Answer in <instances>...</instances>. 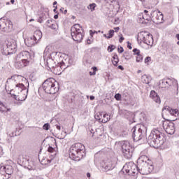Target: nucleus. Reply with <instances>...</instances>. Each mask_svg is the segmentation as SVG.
Segmentation results:
<instances>
[{
  "label": "nucleus",
  "mask_w": 179,
  "mask_h": 179,
  "mask_svg": "<svg viewBox=\"0 0 179 179\" xmlns=\"http://www.w3.org/2000/svg\"><path fill=\"white\" fill-rule=\"evenodd\" d=\"M124 40V38L123 36H121L119 39L120 43H122Z\"/></svg>",
  "instance_id": "46"
},
{
  "label": "nucleus",
  "mask_w": 179,
  "mask_h": 179,
  "mask_svg": "<svg viewBox=\"0 0 179 179\" xmlns=\"http://www.w3.org/2000/svg\"><path fill=\"white\" fill-rule=\"evenodd\" d=\"M60 10H64V8H60Z\"/></svg>",
  "instance_id": "58"
},
{
  "label": "nucleus",
  "mask_w": 179,
  "mask_h": 179,
  "mask_svg": "<svg viewBox=\"0 0 179 179\" xmlns=\"http://www.w3.org/2000/svg\"><path fill=\"white\" fill-rule=\"evenodd\" d=\"M122 170L123 173H127V174H135L138 171V167L134 162H129L123 166Z\"/></svg>",
  "instance_id": "10"
},
{
  "label": "nucleus",
  "mask_w": 179,
  "mask_h": 179,
  "mask_svg": "<svg viewBox=\"0 0 179 179\" xmlns=\"http://www.w3.org/2000/svg\"><path fill=\"white\" fill-rule=\"evenodd\" d=\"M0 49L3 55L15 54L17 51V43L15 39L8 38L0 41Z\"/></svg>",
  "instance_id": "2"
},
{
  "label": "nucleus",
  "mask_w": 179,
  "mask_h": 179,
  "mask_svg": "<svg viewBox=\"0 0 179 179\" xmlns=\"http://www.w3.org/2000/svg\"><path fill=\"white\" fill-rule=\"evenodd\" d=\"M96 6H97V5L94 3H91L89 5L88 9H90V10H91V12H93V10H94V9Z\"/></svg>",
  "instance_id": "34"
},
{
  "label": "nucleus",
  "mask_w": 179,
  "mask_h": 179,
  "mask_svg": "<svg viewBox=\"0 0 179 179\" xmlns=\"http://www.w3.org/2000/svg\"><path fill=\"white\" fill-rule=\"evenodd\" d=\"M34 20H33V19H31L30 20H29V22H33Z\"/></svg>",
  "instance_id": "57"
},
{
  "label": "nucleus",
  "mask_w": 179,
  "mask_h": 179,
  "mask_svg": "<svg viewBox=\"0 0 179 179\" xmlns=\"http://www.w3.org/2000/svg\"><path fill=\"white\" fill-rule=\"evenodd\" d=\"M91 136L94 139L97 143H101L104 141L105 136L103 135L101 130H96L95 132H91Z\"/></svg>",
  "instance_id": "13"
},
{
  "label": "nucleus",
  "mask_w": 179,
  "mask_h": 179,
  "mask_svg": "<svg viewBox=\"0 0 179 179\" xmlns=\"http://www.w3.org/2000/svg\"><path fill=\"white\" fill-rule=\"evenodd\" d=\"M118 62H120V59H118V55L116 54L113 55L112 57V63L114 66H117L118 65Z\"/></svg>",
  "instance_id": "27"
},
{
  "label": "nucleus",
  "mask_w": 179,
  "mask_h": 179,
  "mask_svg": "<svg viewBox=\"0 0 179 179\" xmlns=\"http://www.w3.org/2000/svg\"><path fill=\"white\" fill-rule=\"evenodd\" d=\"M52 142L53 144H50L49 148H48V152H49L50 153H54V152H55V150H58L57 140H55V138H52Z\"/></svg>",
  "instance_id": "22"
},
{
  "label": "nucleus",
  "mask_w": 179,
  "mask_h": 179,
  "mask_svg": "<svg viewBox=\"0 0 179 179\" xmlns=\"http://www.w3.org/2000/svg\"><path fill=\"white\" fill-rule=\"evenodd\" d=\"M3 177H5V176L3 174H2V173H0V179H6Z\"/></svg>",
  "instance_id": "47"
},
{
  "label": "nucleus",
  "mask_w": 179,
  "mask_h": 179,
  "mask_svg": "<svg viewBox=\"0 0 179 179\" xmlns=\"http://www.w3.org/2000/svg\"><path fill=\"white\" fill-rule=\"evenodd\" d=\"M2 171H4V173H6L8 176H11L13 173V167L10 165H0V172L2 173Z\"/></svg>",
  "instance_id": "18"
},
{
  "label": "nucleus",
  "mask_w": 179,
  "mask_h": 179,
  "mask_svg": "<svg viewBox=\"0 0 179 179\" xmlns=\"http://www.w3.org/2000/svg\"><path fill=\"white\" fill-rule=\"evenodd\" d=\"M114 30H115V33H118V31H120V27H115Z\"/></svg>",
  "instance_id": "44"
},
{
  "label": "nucleus",
  "mask_w": 179,
  "mask_h": 179,
  "mask_svg": "<svg viewBox=\"0 0 179 179\" xmlns=\"http://www.w3.org/2000/svg\"><path fill=\"white\" fill-rule=\"evenodd\" d=\"M42 37L43 33H41V31L36 30L33 35H29L24 39V43L27 47H34L41 40Z\"/></svg>",
  "instance_id": "7"
},
{
  "label": "nucleus",
  "mask_w": 179,
  "mask_h": 179,
  "mask_svg": "<svg viewBox=\"0 0 179 179\" xmlns=\"http://www.w3.org/2000/svg\"><path fill=\"white\" fill-rule=\"evenodd\" d=\"M115 50V46L113 45H110L108 47V52H113Z\"/></svg>",
  "instance_id": "37"
},
{
  "label": "nucleus",
  "mask_w": 179,
  "mask_h": 179,
  "mask_svg": "<svg viewBox=\"0 0 179 179\" xmlns=\"http://www.w3.org/2000/svg\"><path fill=\"white\" fill-rule=\"evenodd\" d=\"M57 54H59L58 52H52V55H57Z\"/></svg>",
  "instance_id": "50"
},
{
  "label": "nucleus",
  "mask_w": 179,
  "mask_h": 179,
  "mask_svg": "<svg viewBox=\"0 0 179 179\" xmlns=\"http://www.w3.org/2000/svg\"><path fill=\"white\" fill-rule=\"evenodd\" d=\"M54 18H55V19H57V18H58V15H55V16H54Z\"/></svg>",
  "instance_id": "56"
},
{
  "label": "nucleus",
  "mask_w": 179,
  "mask_h": 179,
  "mask_svg": "<svg viewBox=\"0 0 179 179\" xmlns=\"http://www.w3.org/2000/svg\"><path fill=\"white\" fill-rule=\"evenodd\" d=\"M20 57L22 58V59L29 61V59L30 58V52H29L28 51L21 52L20 54Z\"/></svg>",
  "instance_id": "26"
},
{
  "label": "nucleus",
  "mask_w": 179,
  "mask_h": 179,
  "mask_svg": "<svg viewBox=\"0 0 179 179\" xmlns=\"http://www.w3.org/2000/svg\"><path fill=\"white\" fill-rule=\"evenodd\" d=\"M54 157H55V155H52L51 157H43L41 163L43 166H50L51 164V162L54 160Z\"/></svg>",
  "instance_id": "21"
},
{
  "label": "nucleus",
  "mask_w": 179,
  "mask_h": 179,
  "mask_svg": "<svg viewBox=\"0 0 179 179\" xmlns=\"http://www.w3.org/2000/svg\"><path fill=\"white\" fill-rule=\"evenodd\" d=\"M133 52H134V55H136V56L141 55V50L138 49H134Z\"/></svg>",
  "instance_id": "38"
},
{
  "label": "nucleus",
  "mask_w": 179,
  "mask_h": 179,
  "mask_svg": "<svg viewBox=\"0 0 179 179\" xmlns=\"http://www.w3.org/2000/svg\"><path fill=\"white\" fill-rule=\"evenodd\" d=\"M46 64H47V66L48 68H50V69L52 68H54L53 73H55V75H61V73H62L61 66L54 67V60L52 59H47Z\"/></svg>",
  "instance_id": "14"
},
{
  "label": "nucleus",
  "mask_w": 179,
  "mask_h": 179,
  "mask_svg": "<svg viewBox=\"0 0 179 179\" xmlns=\"http://www.w3.org/2000/svg\"><path fill=\"white\" fill-rule=\"evenodd\" d=\"M131 131L133 132L132 138H133L134 141H135L136 142L141 141V139H142V138H143L142 129L139 128L138 129V131H136V128L133 127Z\"/></svg>",
  "instance_id": "15"
},
{
  "label": "nucleus",
  "mask_w": 179,
  "mask_h": 179,
  "mask_svg": "<svg viewBox=\"0 0 179 179\" xmlns=\"http://www.w3.org/2000/svg\"><path fill=\"white\" fill-rule=\"evenodd\" d=\"M71 37L74 41L81 43L85 37V31L80 24H76L71 28Z\"/></svg>",
  "instance_id": "6"
},
{
  "label": "nucleus",
  "mask_w": 179,
  "mask_h": 179,
  "mask_svg": "<svg viewBox=\"0 0 179 179\" xmlns=\"http://www.w3.org/2000/svg\"><path fill=\"white\" fill-rule=\"evenodd\" d=\"M150 97L152 99V100H154L155 103H157L158 104H160L161 101H160V96L157 95V93L155 92L154 90H152L150 94Z\"/></svg>",
  "instance_id": "23"
},
{
  "label": "nucleus",
  "mask_w": 179,
  "mask_h": 179,
  "mask_svg": "<svg viewBox=\"0 0 179 179\" xmlns=\"http://www.w3.org/2000/svg\"><path fill=\"white\" fill-rule=\"evenodd\" d=\"M163 128L169 135H173L176 132V126L172 122L164 121Z\"/></svg>",
  "instance_id": "11"
},
{
  "label": "nucleus",
  "mask_w": 179,
  "mask_h": 179,
  "mask_svg": "<svg viewBox=\"0 0 179 179\" xmlns=\"http://www.w3.org/2000/svg\"><path fill=\"white\" fill-rule=\"evenodd\" d=\"M110 120H111L110 115L106 113L102 115L101 122H103V124H106V122H108Z\"/></svg>",
  "instance_id": "28"
},
{
  "label": "nucleus",
  "mask_w": 179,
  "mask_h": 179,
  "mask_svg": "<svg viewBox=\"0 0 179 179\" xmlns=\"http://www.w3.org/2000/svg\"><path fill=\"white\" fill-rule=\"evenodd\" d=\"M13 96L18 101H24L27 98V91L24 90V91L19 92V94H14Z\"/></svg>",
  "instance_id": "17"
},
{
  "label": "nucleus",
  "mask_w": 179,
  "mask_h": 179,
  "mask_svg": "<svg viewBox=\"0 0 179 179\" xmlns=\"http://www.w3.org/2000/svg\"><path fill=\"white\" fill-rule=\"evenodd\" d=\"M0 29L1 31L9 33L13 30V23L8 18L0 19Z\"/></svg>",
  "instance_id": "8"
},
{
  "label": "nucleus",
  "mask_w": 179,
  "mask_h": 179,
  "mask_svg": "<svg viewBox=\"0 0 179 179\" xmlns=\"http://www.w3.org/2000/svg\"><path fill=\"white\" fill-rule=\"evenodd\" d=\"M118 69H121V71H124V67L122 66H118Z\"/></svg>",
  "instance_id": "48"
},
{
  "label": "nucleus",
  "mask_w": 179,
  "mask_h": 179,
  "mask_svg": "<svg viewBox=\"0 0 179 179\" xmlns=\"http://www.w3.org/2000/svg\"><path fill=\"white\" fill-rule=\"evenodd\" d=\"M115 99L117 100V101H120V100H121V94H116L115 95Z\"/></svg>",
  "instance_id": "40"
},
{
  "label": "nucleus",
  "mask_w": 179,
  "mask_h": 179,
  "mask_svg": "<svg viewBox=\"0 0 179 179\" xmlns=\"http://www.w3.org/2000/svg\"><path fill=\"white\" fill-rule=\"evenodd\" d=\"M95 118L96 120H97V121L101 122V121L103 120V113L101 112L96 113V114L95 115Z\"/></svg>",
  "instance_id": "30"
},
{
  "label": "nucleus",
  "mask_w": 179,
  "mask_h": 179,
  "mask_svg": "<svg viewBox=\"0 0 179 179\" xmlns=\"http://www.w3.org/2000/svg\"><path fill=\"white\" fill-rule=\"evenodd\" d=\"M166 142L164 134L157 129H153L148 136V143L152 148H160Z\"/></svg>",
  "instance_id": "3"
},
{
  "label": "nucleus",
  "mask_w": 179,
  "mask_h": 179,
  "mask_svg": "<svg viewBox=\"0 0 179 179\" xmlns=\"http://www.w3.org/2000/svg\"><path fill=\"white\" fill-rule=\"evenodd\" d=\"M29 60L21 59L20 61L15 63V66L18 69L24 68V66H27V65H29Z\"/></svg>",
  "instance_id": "24"
},
{
  "label": "nucleus",
  "mask_w": 179,
  "mask_h": 179,
  "mask_svg": "<svg viewBox=\"0 0 179 179\" xmlns=\"http://www.w3.org/2000/svg\"><path fill=\"white\" fill-rule=\"evenodd\" d=\"M85 156V145L80 143L72 145L69 150V157L71 160L79 162Z\"/></svg>",
  "instance_id": "4"
},
{
  "label": "nucleus",
  "mask_w": 179,
  "mask_h": 179,
  "mask_svg": "<svg viewBox=\"0 0 179 179\" xmlns=\"http://www.w3.org/2000/svg\"><path fill=\"white\" fill-rule=\"evenodd\" d=\"M143 41H144L145 44L147 45H153V36L148 34H144L143 35Z\"/></svg>",
  "instance_id": "19"
},
{
  "label": "nucleus",
  "mask_w": 179,
  "mask_h": 179,
  "mask_svg": "<svg viewBox=\"0 0 179 179\" xmlns=\"http://www.w3.org/2000/svg\"><path fill=\"white\" fill-rule=\"evenodd\" d=\"M0 111H1V113H7V111H9V108H8L5 104L0 102Z\"/></svg>",
  "instance_id": "29"
},
{
  "label": "nucleus",
  "mask_w": 179,
  "mask_h": 179,
  "mask_svg": "<svg viewBox=\"0 0 179 179\" xmlns=\"http://www.w3.org/2000/svg\"><path fill=\"white\" fill-rule=\"evenodd\" d=\"M143 60V56H142V55H138L136 57V62H142Z\"/></svg>",
  "instance_id": "35"
},
{
  "label": "nucleus",
  "mask_w": 179,
  "mask_h": 179,
  "mask_svg": "<svg viewBox=\"0 0 179 179\" xmlns=\"http://www.w3.org/2000/svg\"><path fill=\"white\" fill-rule=\"evenodd\" d=\"M163 111H168L171 115V121H177L179 118V111L178 109H173L170 106H165L163 108Z\"/></svg>",
  "instance_id": "12"
},
{
  "label": "nucleus",
  "mask_w": 179,
  "mask_h": 179,
  "mask_svg": "<svg viewBox=\"0 0 179 179\" xmlns=\"http://www.w3.org/2000/svg\"><path fill=\"white\" fill-rule=\"evenodd\" d=\"M122 149L124 157H127V159H131L132 157L134 148H132L129 142L124 141L122 144Z\"/></svg>",
  "instance_id": "9"
},
{
  "label": "nucleus",
  "mask_w": 179,
  "mask_h": 179,
  "mask_svg": "<svg viewBox=\"0 0 179 179\" xmlns=\"http://www.w3.org/2000/svg\"><path fill=\"white\" fill-rule=\"evenodd\" d=\"M152 19L157 24H160V23L164 22L163 13L160 11H154L152 13Z\"/></svg>",
  "instance_id": "16"
},
{
  "label": "nucleus",
  "mask_w": 179,
  "mask_h": 179,
  "mask_svg": "<svg viewBox=\"0 0 179 179\" xmlns=\"http://www.w3.org/2000/svg\"><path fill=\"white\" fill-rule=\"evenodd\" d=\"M90 100H94V96H91L90 97Z\"/></svg>",
  "instance_id": "52"
},
{
  "label": "nucleus",
  "mask_w": 179,
  "mask_h": 179,
  "mask_svg": "<svg viewBox=\"0 0 179 179\" xmlns=\"http://www.w3.org/2000/svg\"><path fill=\"white\" fill-rule=\"evenodd\" d=\"M52 26H54V24H52Z\"/></svg>",
  "instance_id": "60"
},
{
  "label": "nucleus",
  "mask_w": 179,
  "mask_h": 179,
  "mask_svg": "<svg viewBox=\"0 0 179 179\" xmlns=\"http://www.w3.org/2000/svg\"><path fill=\"white\" fill-rule=\"evenodd\" d=\"M10 3L13 5V3H15V0H10Z\"/></svg>",
  "instance_id": "53"
},
{
  "label": "nucleus",
  "mask_w": 179,
  "mask_h": 179,
  "mask_svg": "<svg viewBox=\"0 0 179 179\" xmlns=\"http://www.w3.org/2000/svg\"><path fill=\"white\" fill-rule=\"evenodd\" d=\"M65 12H66V10H65Z\"/></svg>",
  "instance_id": "59"
},
{
  "label": "nucleus",
  "mask_w": 179,
  "mask_h": 179,
  "mask_svg": "<svg viewBox=\"0 0 179 179\" xmlns=\"http://www.w3.org/2000/svg\"><path fill=\"white\" fill-rule=\"evenodd\" d=\"M55 5H57V1H54V3H53V6L55 8V9H54L55 11L57 10V6L55 7Z\"/></svg>",
  "instance_id": "45"
},
{
  "label": "nucleus",
  "mask_w": 179,
  "mask_h": 179,
  "mask_svg": "<svg viewBox=\"0 0 179 179\" xmlns=\"http://www.w3.org/2000/svg\"><path fill=\"white\" fill-rule=\"evenodd\" d=\"M27 82L26 78L15 75L13 76L10 78H8L6 83V90L10 92L11 96H15V94H19L20 92L26 90V86L24 83Z\"/></svg>",
  "instance_id": "1"
},
{
  "label": "nucleus",
  "mask_w": 179,
  "mask_h": 179,
  "mask_svg": "<svg viewBox=\"0 0 179 179\" xmlns=\"http://www.w3.org/2000/svg\"><path fill=\"white\" fill-rule=\"evenodd\" d=\"M118 52L121 54L124 52V48L122 47L118 48Z\"/></svg>",
  "instance_id": "43"
},
{
  "label": "nucleus",
  "mask_w": 179,
  "mask_h": 179,
  "mask_svg": "<svg viewBox=\"0 0 179 179\" xmlns=\"http://www.w3.org/2000/svg\"><path fill=\"white\" fill-rule=\"evenodd\" d=\"M56 128H57V129H58L59 131H61V126L57 125V126H56Z\"/></svg>",
  "instance_id": "49"
},
{
  "label": "nucleus",
  "mask_w": 179,
  "mask_h": 179,
  "mask_svg": "<svg viewBox=\"0 0 179 179\" xmlns=\"http://www.w3.org/2000/svg\"><path fill=\"white\" fill-rule=\"evenodd\" d=\"M139 160H141V162H143V163H146V162L149 160V157H148V156L146 155H143L140 157Z\"/></svg>",
  "instance_id": "33"
},
{
  "label": "nucleus",
  "mask_w": 179,
  "mask_h": 179,
  "mask_svg": "<svg viewBox=\"0 0 179 179\" xmlns=\"http://www.w3.org/2000/svg\"><path fill=\"white\" fill-rule=\"evenodd\" d=\"M143 20L141 23H148V22H150V15L149 14V10H144L143 14Z\"/></svg>",
  "instance_id": "25"
},
{
  "label": "nucleus",
  "mask_w": 179,
  "mask_h": 179,
  "mask_svg": "<svg viewBox=\"0 0 179 179\" xmlns=\"http://www.w3.org/2000/svg\"><path fill=\"white\" fill-rule=\"evenodd\" d=\"M114 33H115V31L113 30V29H110L108 31V36H107L106 34H104V37H106V38H113V37H114Z\"/></svg>",
  "instance_id": "31"
},
{
  "label": "nucleus",
  "mask_w": 179,
  "mask_h": 179,
  "mask_svg": "<svg viewBox=\"0 0 179 179\" xmlns=\"http://www.w3.org/2000/svg\"><path fill=\"white\" fill-rule=\"evenodd\" d=\"M92 69L93 70V72L90 71V76H94V75H96V71H97V67L94 66Z\"/></svg>",
  "instance_id": "36"
},
{
  "label": "nucleus",
  "mask_w": 179,
  "mask_h": 179,
  "mask_svg": "<svg viewBox=\"0 0 179 179\" xmlns=\"http://www.w3.org/2000/svg\"><path fill=\"white\" fill-rule=\"evenodd\" d=\"M43 129H45V131H48L50 129V124L46 123L43 126Z\"/></svg>",
  "instance_id": "39"
},
{
  "label": "nucleus",
  "mask_w": 179,
  "mask_h": 179,
  "mask_svg": "<svg viewBox=\"0 0 179 179\" xmlns=\"http://www.w3.org/2000/svg\"><path fill=\"white\" fill-rule=\"evenodd\" d=\"M141 79L144 83H145L146 85H148L150 81H149V78L148 77V76H146V75L143 76Z\"/></svg>",
  "instance_id": "32"
},
{
  "label": "nucleus",
  "mask_w": 179,
  "mask_h": 179,
  "mask_svg": "<svg viewBox=\"0 0 179 179\" xmlns=\"http://www.w3.org/2000/svg\"><path fill=\"white\" fill-rule=\"evenodd\" d=\"M176 37V38H178L179 40V34H177Z\"/></svg>",
  "instance_id": "54"
},
{
  "label": "nucleus",
  "mask_w": 179,
  "mask_h": 179,
  "mask_svg": "<svg viewBox=\"0 0 179 179\" xmlns=\"http://www.w3.org/2000/svg\"><path fill=\"white\" fill-rule=\"evenodd\" d=\"M43 89L48 94H55L58 92L57 81L53 78H48L43 83Z\"/></svg>",
  "instance_id": "5"
},
{
  "label": "nucleus",
  "mask_w": 179,
  "mask_h": 179,
  "mask_svg": "<svg viewBox=\"0 0 179 179\" xmlns=\"http://www.w3.org/2000/svg\"><path fill=\"white\" fill-rule=\"evenodd\" d=\"M87 177L88 178H90V173H87Z\"/></svg>",
  "instance_id": "51"
},
{
  "label": "nucleus",
  "mask_w": 179,
  "mask_h": 179,
  "mask_svg": "<svg viewBox=\"0 0 179 179\" xmlns=\"http://www.w3.org/2000/svg\"><path fill=\"white\" fill-rule=\"evenodd\" d=\"M87 44H91V43H90V39H88V40L87 41Z\"/></svg>",
  "instance_id": "55"
},
{
  "label": "nucleus",
  "mask_w": 179,
  "mask_h": 179,
  "mask_svg": "<svg viewBox=\"0 0 179 179\" xmlns=\"http://www.w3.org/2000/svg\"><path fill=\"white\" fill-rule=\"evenodd\" d=\"M150 61H152V57H147L144 60L145 64H148V62H150Z\"/></svg>",
  "instance_id": "41"
},
{
  "label": "nucleus",
  "mask_w": 179,
  "mask_h": 179,
  "mask_svg": "<svg viewBox=\"0 0 179 179\" xmlns=\"http://www.w3.org/2000/svg\"><path fill=\"white\" fill-rule=\"evenodd\" d=\"M170 83H171V80H162L159 81V89H169L170 87Z\"/></svg>",
  "instance_id": "20"
},
{
  "label": "nucleus",
  "mask_w": 179,
  "mask_h": 179,
  "mask_svg": "<svg viewBox=\"0 0 179 179\" xmlns=\"http://www.w3.org/2000/svg\"><path fill=\"white\" fill-rule=\"evenodd\" d=\"M127 48H129V50H132V43L129 41L127 42Z\"/></svg>",
  "instance_id": "42"
}]
</instances>
